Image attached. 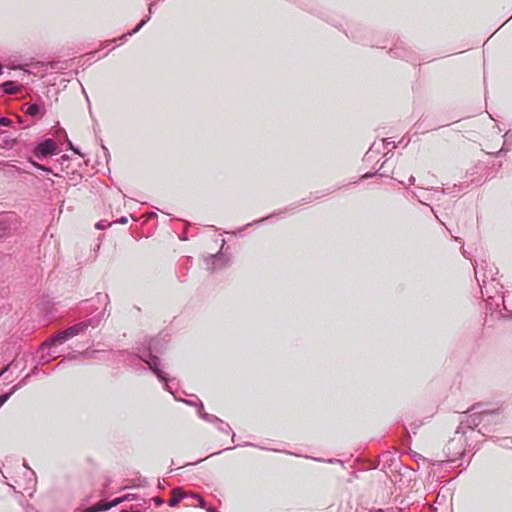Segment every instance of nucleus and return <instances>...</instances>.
Instances as JSON below:
<instances>
[{
  "label": "nucleus",
  "mask_w": 512,
  "mask_h": 512,
  "mask_svg": "<svg viewBox=\"0 0 512 512\" xmlns=\"http://www.w3.org/2000/svg\"><path fill=\"white\" fill-rule=\"evenodd\" d=\"M89 326H94V324L92 323V320H86V321L80 322L78 324H75V325L65 329L64 331L58 332L54 336L48 338L43 343L42 346L43 347H52V346H54L57 343L62 344L65 341H67L68 339H70V338L78 335L79 333L83 332Z\"/></svg>",
  "instance_id": "1"
},
{
  "label": "nucleus",
  "mask_w": 512,
  "mask_h": 512,
  "mask_svg": "<svg viewBox=\"0 0 512 512\" xmlns=\"http://www.w3.org/2000/svg\"><path fill=\"white\" fill-rule=\"evenodd\" d=\"M56 148V144L53 140L46 139L37 145V147L34 150V155L38 158L46 157L48 155L54 154Z\"/></svg>",
  "instance_id": "2"
},
{
  "label": "nucleus",
  "mask_w": 512,
  "mask_h": 512,
  "mask_svg": "<svg viewBox=\"0 0 512 512\" xmlns=\"http://www.w3.org/2000/svg\"><path fill=\"white\" fill-rule=\"evenodd\" d=\"M144 361L149 365V367L154 371L157 377L165 382V388L169 390V386L167 384V379L165 374L158 368L159 359L156 356L150 355L148 359H144Z\"/></svg>",
  "instance_id": "3"
},
{
  "label": "nucleus",
  "mask_w": 512,
  "mask_h": 512,
  "mask_svg": "<svg viewBox=\"0 0 512 512\" xmlns=\"http://www.w3.org/2000/svg\"><path fill=\"white\" fill-rule=\"evenodd\" d=\"M224 262H223V256L221 254H215V255H212L208 258L207 260V266L209 267V269L211 270H214V269H217V268H220L222 266H224Z\"/></svg>",
  "instance_id": "4"
},
{
  "label": "nucleus",
  "mask_w": 512,
  "mask_h": 512,
  "mask_svg": "<svg viewBox=\"0 0 512 512\" xmlns=\"http://www.w3.org/2000/svg\"><path fill=\"white\" fill-rule=\"evenodd\" d=\"M198 407V414L203 420L224 425V422L216 416L204 412L203 404L201 402H199Z\"/></svg>",
  "instance_id": "5"
},
{
  "label": "nucleus",
  "mask_w": 512,
  "mask_h": 512,
  "mask_svg": "<svg viewBox=\"0 0 512 512\" xmlns=\"http://www.w3.org/2000/svg\"><path fill=\"white\" fill-rule=\"evenodd\" d=\"M2 87H3L4 92L7 94H13L17 91L16 85L12 81H7V82L3 83Z\"/></svg>",
  "instance_id": "6"
},
{
  "label": "nucleus",
  "mask_w": 512,
  "mask_h": 512,
  "mask_svg": "<svg viewBox=\"0 0 512 512\" xmlns=\"http://www.w3.org/2000/svg\"><path fill=\"white\" fill-rule=\"evenodd\" d=\"M41 107L38 104H31L27 107L25 113L29 116H36L39 114Z\"/></svg>",
  "instance_id": "7"
},
{
  "label": "nucleus",
  "mask_w": 512,
  "mask_h": 512,
  "mask_svg": "<svg viewBox=\"0 0 512 512\" xmlns=\"http://www.w3.org/2000/svg\"><path fill=\"white\" fill-rule=\"evenodd\" d=\"M182 498H183V494H181V493L177 494V492L174 491L173 497L169 500V505L172 507L176 506Z\"/></svg>",
  "instance_id": "8"
},
{
  "label": "nucleus",
  "mask_w": 512,
  "mask_h": 512,
  "mask_svg": "<svg viewBox=\"0 0 512 512\" xmlns=\"http://www.w3.org/2000/svg\"><path fill=\"white\" fill-rule=\"evenodd\" d=\"M16 390V386L13 387L12 391L10 393L0 395V407L9 399L11 394Z\"/></svg>",
  "instance_id": "9"
},
{
  "label": "nucleus",
  "mask_w": 512,
  "mask_h": 512,
  "mask_svg": "<svg viewBox=\"0 0 512 512\" xmlns=\"http://www.w3.org/2000/svg\"><path fill=\"white\" fill-rule=\"evenodd\" d=\"M8 230V225L4 222H0V237L5 236L8 233Z\"/></svg>",
  "instance_id": "10"
},
{
  "label": "nucleus",
  "mask_w": 512,
  "mask_h": 512,
  "mask_svg": "<svg viewBox=\"0 0 512 512\" xmlns=\"http://www.w3.org/2000/svg\"><path fill=\"white\" fill-rule=\"evenodd\" d=\"M148 19H149V18L142 20V21H141V22H140V23H139V24H138V25H137V26H136V27H135V28H134V29L129 33V35H132V34H134V33L138 32V31H139V30H140V29L145 25V23L147 22V20H148Z\"/></svg>",
  "instance_id": "11"
},
{
  "label": "nucleus",
  "mask_w": 512,
  "mask_h": 512,
  "mask_svg": "<svg viewBox=\"0 0 512 512\" xmlns=\"http://www.w3.org/2000/svg\"><path fill=\"white\" fill-rule=\"evenodd\" d=\"M31 164H32L34 167H36L37 169H40V170H43V171H46V172H50V171H51V170H50V168H48V167H46V166H43V165H41V164H38V163H36V162H34V161H31Z\"/></svg>",
  "instance_id": "12"
},
{
  "label": "nucleus",
  "mask_w": 512,
  "mask_h": 512,
  "mask_svg": "<svg viewBox=\"0 0 512 512\" xmlns=\"http://www.w3.org/2000/svg\"><path fill=\"white\" fill-rule=\"evenodd\" d=\"M125 500H128V496H127V495H126V496H123V497H121V498H116V499H114V500L112 501V503L110 504V507H111V506H115V505H117V504H119V503H121V502H123V501H125Z\"/></svg>",
  "instance_id": "13"
},
{
  "label": "nucleus",
  "mask_w": 512,
  "mask_h": 512,
  "mask_svg": "<svg viewBox=\"0 0 512 512\" xmlns=\"http://www.w3.org/2000/svg\"><path fill=\"white\" fill-rule=\"evenodd\" d=\"M0 125L1 126H10L11 125V121L6 118V117H1L0 118Z\"/></svg>",
  "instance_id": "14"
},
{
  "label": "nucleus",
  "mask_w": 512,
  "mask_h": 512,
  "mask_svg": "<svg viewBox=\"0 0 512 512\" xmlns=\"http://www.w3.org/2000/svg\"><path fill=\"white\" fill-rule=\"evenodd\" d=\"M219 429L223 432L228 433L230 431V426L226 423H224V425L219 424Z\"/></svg>",
  "instance_id": "15"
},
{
  "label": "nucleus",
  "mask_w": 512,
  "mask_h": 512,
  "mask_svg": "<svg viewBox=\"0 0 512 512\" xmlns=\"http://www.w3.org/2000/svg\"><path fill=\"white\" fill-rule=\"evenodd\" d=\"M194 497L198 500V505L202 508L205 507V501L202 497H200L199 495H194Z\"/></svg>",
  "instance_id": "16"
},
{
  "label": "nucleus",
  "mask_w": 512,
  "mask_h": 512,
  "mask_svg": "<svg viewBox=\"0 0 512 512\" xmlns=\"http://www.w3.org/2000/svg\"><path fill=\"white\" fill-rule=\"evenodd\" d=\"M127 221H128V220H127V218H126V217H121L117 222H118V223H121V224H125V223H127Z\"/></svg>",
  "instance_id": "17"
},
{
  "label": "nucleus",
  "mask_w": 512,
  "mask_h": 512,
  "mask_svg": "<svg viewBox=\"0 0 512 512\" xmlns=\"http://www.w3.org/2000/svg\"><path fill=\"white\" fill-rule=\"evenodd\" d=\"M9 365L0 371V377L8 370Z\"/></svg>",
  "instance_id": "18"
},
{
  "label": "nucleus",
  "mask_w": 512,
  "mask_h": 512,
  "mask_svg": "<svg viewBox=\"0 0 512 512\" xmlns=\"http://www.w3.org/2000/svg\"><path fill=\"white\" fill-rule=\"evenodd\" d=\"M155 502L158 505L162 504V500L160 498H155Z\"/></svg>",
  "instance_id": "19"
},
{
  "label": "nucleus",
  "mask_w": 512,
  "mask_h": 512,
  "mask_svg": "<svg viewBox=\"0 0 512 512\" xmlns=\"http://www.w3.org/2000/svg\"><path fill=\"white\" fill-rule=\"evenodd\" d=\"M414 180H415V179H414V177H413V176H411V177L409 178V182H410V184H413Z\"/></svg>",
  "instance_id": "20"
},
{
  "label": "nucleus",
  "mask_w": 512,
  "mask_h": 512,
  "mask_svg": "<svg viewBox=\"0 0 512 512\" xmlns=\"http://www.w3.org/2000/svg\"><path fill=\"white\" fill-rule=\"evenodd\" d=\"M121 512H141V511H139V510H135V511L122 510Z\"/></svg>",
  "instance_id": "21"
},
{
  "label": "nucleus",
  "mask_w": 512,
  "mask_h": 512,
  "mask_svg": "<svg viewBox=\"0 0 512 512\" xmlns=\"http://www.w3.org/2000/svg\"><path fill=\"white\" fill-rule=\"evenodd\" d=\"M371 176H372V174H370V175L369 174H365V175L362 176V178H368V177H371Z\"/></svg>",
  "instance_id": "22"
},
{
  "label": "nucleus",
  "mask_w": 512,
  "mask_h": 512,
  "mask_svg": "<svg viewBox=\"0 0 512 512\" xmlns=\"http://www.w3.org/2000/svg\"><path fill=\"white\" fill-rule=\"evenodd\" d=\"M152 6H153V5H150V7H149V13H150V14L152 13Z\"/></svg>",
  "instance_id": "23"
},
{
  "label": "nucleus",
  "mask_w": 512,
  "mask_h": 512,
  "mask_svg": "<svg viewBox=\"0 0 512 512\" xmlns=\"http://www.w3.org/2000/svg\"><path fill=\"white\" fill-rule=\"evenodd\" d=\"M487 416H488V414H487V413L482 414V418H485V417H487Z\"/></svg>",
  "instance_id": "24"
}]
</instances>
